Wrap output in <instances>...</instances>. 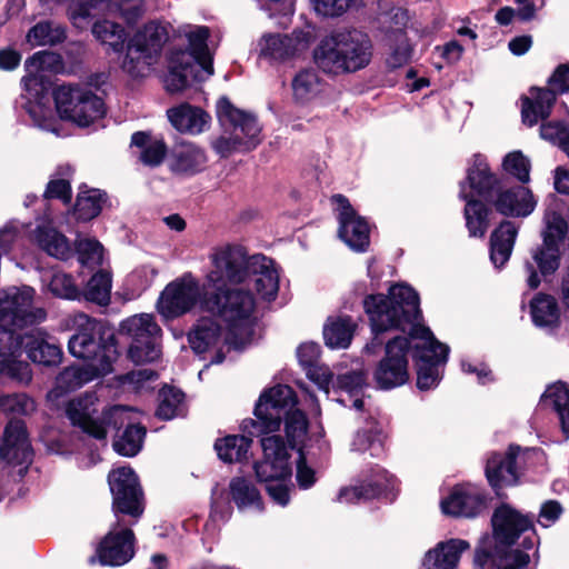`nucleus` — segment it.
I'll return each mask as SVG.
<instances>
[{"mask_svg":"<svg viewBox=\"0 0 569 569\" xmlns=\"http://www.w3.org/2000/svg\"><path fill=\"white\" fill-rule=\"evenodd\" d=\"M298 405V395L288 385L278 383L264 389L254 405L252 413L256 419H251V429L259 433L278 432L284 412Z\"/></svg>","mask_w":569,"mask_h":569,"instance_id":"obj_7","label":"nucleus"},{"mask_svg":"<svg viewBox=\"0 0 569 569\" xmlns=\"http://www.w3.org/2000/svg\"><path fill=\"white\" fill-rule=\"evenodd\" d=\"M469 548L470 543L463 539L441 541L426 552L422 565L426 569H456L461 553Z\"/></svg>","mask_w":569,"mask_h":569,"instance_id":"obj_30","label":"nucleus"},{"mask_svg":"<svg viewBox=\"0 0 569 569\" xmlns=\"http://www.w3.org/2000/svg\"><path fill=\"white\" fill-rule=\"evenodd\" d=\"M32 240L49 256L67 260L73 254L70 241L67 237L50 224H41L33 231Z\"/></svg>","mask_w":569,"mask_h":569,"instance_id":"obj_36","label":"nucleus"},{"mask_svg":"<svg viewBox=\"0 0 569 569\" xmlns=\"http://www.w3.org/2000/svg\"><path fill=\"white\" fill-rule=\"evenodd\" d=\"M369 36L358 29L342 30L325 38L315 50L317 66L327 73H351L366 68L372 58Z\"/></svg>","mask_w":569,"mask_h":569,"instance_id":"obj_3","label":"nucleus"},{"mask_svg":"<svg viewBox=\"0 0 569 569\" xmlns=\"http://www.w3.org/2000/svg\"><path fill=\"white\" fill-rule=\"evenodd\" d=\"M131 146L140 150V161L149 167L159 166L167 153V147L161 139L152 138L142 131L132 134Z\"/></svg>","mask_w":569,"mask_h":569,"instance_id":"obj_42","label":"nucleus"},{"mask_svg":"<svg viewBox=\"0 0 569 569\" xmlns=\"http://www.w3.org/2000/svg\"><path fill=\"white\" fill-rule=\"evenodd\" d=\"M393 476L378 463L362 469L355 483L339 490L338 500L347 503L386 498L393 488Z\"/></svg>","mask_w":569,"mask_h":569,"instance_id":"obj_13","label":"nucleus"},{"mask_svg":"<svg viewBox=\"0 0 569 569\" xmlns=\"http://www.w3.org/2000/svg\"><path fill=\"white\" fill-rule=\"evenodd\" d=\"M159 405L154 416L162 421L171 420L183 413L184 392L170 385H163L158 391Z\"/></svg>","mask_w":569,"mask_h":569,"instance_id":"obj_43","label":"nucleus"},{"mask_svg":"<svg viewBox=\"0 0 569 569\" xmlns=\"http://www.w3.org/2000/svg\"><path fill=\"white\" fill-rule=\"evenodd\" d=\"M92 33L101 43L111 48L113 52L122 51L127 36L120 24L108 20L99 21L93 24Z\"/></svg>","mask_w":569,"mask_h":569,"instance_id":"obj_53","label":"nucleus"},{"mask_svg":"<svg viewBox=\"0 0 569 569\" xmlns=\"http://www.w3.org/2000/svg\"><path fill=\"white\" fill-rule=\"evenodd\" d=\"M493 538L497 546L511 548L520 536L526 531H531L537 536L533 522V515H523L509 503L499 505L491 517Z\"/></svg>","mask_w":569,"mask_h":569,"instance_id":"obj_18","label":"nucleus"},{"mask_svg":"<svg viewBox=\"0 0 569 569\" xmlns=\"http://www.w3.org/2000/svg\"><path fill=\"white\" fill-rule=\"evenodd\" d=\"M325 90V84L313 70H303L292 80L295 99L300 103L316 100Z\"/></svg>","mask_w":569,"mask_h":569,"instance_id":"obj_45","label":"nucleus"},{"mask_svg":"<svg viewBox=\"0 0 569 569\" xmlns=\"http://www.w3.org/2000/svg\"><path fill=\"white\" fill-rule=\"evenodd\" d=\"M57 111L62 119L88 127L104 113V103L90 89L62 84L54 91Z\"/></svg>","mask_w":569,"mask_h":569,"instance_id":"obj_8","label":"nucleus"},{"mask_svg":"<svg viewBox=\"0 0 569 569\" xmlns=\"http://www.w3.org/2000/svg\"><path fill=\"white\" fill-rule=\"evenodd\" d=\"M147 429L141 423H127L123 432L112 443L113 450L123 457L137 456L141 448Z\"/></svg>","mask_w":569,"mask_h":569,"instance_id":"obj_49","label":"nucleus"},{"mask_svg":"<svg viewBox=\"0 0 569 569\" xmlns=\"http://www.w3.org/2000/svg\"><path fill=\"white\" fill-rule=\"evenodd\" d=\"M338 211L339 237L353 251L363 252L370 243L368 222L355 211L342 194L332 197Z\"/></svg>","mask_w":569,"mask_h":569,"instance_id":"obj_20","label":"nucleus"},{"mask_svg":"<svg viewBox=\"0 0 569 569\" xmlns=\"http://www.w3.org/2000/svg\"><path fill=\"white\" fill-rule=\"evenodd\" d=\"M545 224L542 243L532 252V259L541 274L547 276L555 273L560 266V244L568 226L561 214L552 209L546 211Z\"/></svg>","mask_w":569,"mask_h":569,"instance_id":"obj_15","label":"nucleus"},{"mask_svg":"<svg viewBox=\"0 0 569 569\" xmlns=\"http://www.w3.org/2000/svg\"><path fill=\"white\" fill-rule=\"evenodd\" d=\"M500 546L496 547V558L493 563L497 569H522L530 562V556L520 549L509 548L501 550Z\"/></svg>","mask_w":569,"mask_h":569,"instance_id":"obj_60","label":"nucleus"},{"mask_svg":"<svg viewBox=\"0 0 569 569\" xmlns=\"http://www.w3.org/2000/svg\"><path fill=\"white\" fill-rule=\"evenodd\" d=\"M300 362L307 367V377L315 382L320 390L329 392L330 383L333 381L332 370L320 365V358H299Z\"/></svg>","mask_w":569,"mask_h":569,"instance_id":"obj_57","label":"nucleus"},{"mask_svg":"<svg viewBox=\"0 0 569 569\" xmlns=\"http://www.w3.org/2000/svg\"><path fill=\"white\" fill-rule=\"evenodd\" d=\"M200 298V287L191 276L169 283L159 297L157 309L167 319L191 310Z\"/></svg>","mask_w":569,"mask_h":569,"instance_id":"obj_19","label":"nucleus"},{"mask_svg":"<svg viewBox=\"0 0 569 569\" xmlns=\"http://www.w3.org/2000/svg\"><path fill=\"white\" fill-rule=\"evenodd\" d=\"M463 200L466 201L463 213L468 232L470 237L482 238L489 227L488 209L481 202V199L469 198Z\"/></svg>","mask_w":569,"mask_h":569,"instance_id":"obj_50","label":"nucleus"},{"mask_svg":"<svg viewBox=\"0 0 569 569\" xmlns=\"http://www.w3.org/2000/svg\"><path fill=\"white\" fill-rule=\"evenodd\" d=\"M161 329L148 313L132 316L120 325V336L128 345V356H150L161 352Z\"/></svg>","mask_w":569,"mask_h":569,"instance_id":"obj_16","label":"nucleus"},{"mask_svg":"<svg viewBox=\"0 0 569 569\" xmlns=\"http://www.w3.org/2000/svg\"><path fill=\"white\" fill-rule=\"evenodd\" d=\"M530 160L521 151H511L505 156L502 161L503 170L526 183L530 180Z\"/></svg>","mask_w":569,"mask_h":569,"instance_id":"obj_59","label":"nucleus"},{"mask_svg":"<svg viewBox=\"0 0 569 569\" xmlns=\"http://www.w3.org/2000/svg\"><path fill=\"white\" fill-rule=\"evenodd\" d=\"M107 201V194L98 189L80 192L74 206V214L79 220H91L102 210Z\"/></svg>","mask_w":569,"mask_h":569,"instance_id":"obj_52","label":"nucleus"},{"mask_svg":"<svg viewBox=\"0 0 569 569\" xmlns=\"http://www.w3.org/2000/svg\"><path fill=\"white\" fill-rule=\"evenodd\" d=\"M34 295V289L28 286L1 290L0 323L22 329L44 321L47 311L41 307L33 306Z\"/></svg>","mask_w":569,"mask_h":569,"instance_id":"obj_9","label":"nucleus"},{"mask_svg":"<svg viewBox=\"0 0 569 569\" xmlns=\"http://www.w3.org/2000/svg\"><path fill=\"white\" fill-rule=\"evenodd\" d=\"M300 46L297 39L281 34L264 36L260 43L261 54L272 59H286L295 54Z\"/></svg>","mask_w":569,"mask_h":569,"instance_id":"obj_51","label":"nucleus"},{"mask_svg":"<svg viewBox=\"0 0 569 569\" xmlns=\"http://www.w3.org/2000/svg\"><path fill=\"white\" fill-rule=\"evenodd\" d=\"M146 11V0H76L69 7L73 26L83 29L97 13H119L127 22H134Z\"/></svg>","mask_w":569,"mask_h":569,"instance_id":"obj_14","label":"nucleus"},{"mask_svg":"<svg viewBox=\"0 0 569 569\" xmlns=\"http://www.w3.org/2000/svg\"><path fill=\"white\" fill-rule=\"evenodd\" d=\"M169 34V23L150 21L144 24L128 42L127 53L122 61L123 71L133 78L148 76L158 62Z\"/></svg>","mask_w":569,"mask_h":569,"instance_id":"obj_6","label":"nucleus"},{"mask_svg":"<svg viewBox=\"0 0 569 569\" xmlns=\"http://www.w3.org/2000/svg\"><path fill=\"white\" fill-rule=\"evenodd\" d=\"M556 102V94L547 88H532L530 96L522 99V121L529 127L548 118Z\"/></svg>","mask_w":569,"mask_h":569,"instance_id":"obj_33","label":"nucleus"},{"mask_svg":"<svg viewBox=\"0 0 569 569\" xmlns=\"http://www.w3.org/2000/svg\"><path fill=\"white\" fill-rule=\"evenodd\" d=\"M368 386V375L363 369L350 370L336 377L333 388L346 391L350 396H360Z\"/></svg>","mask_w":569,"mask_h":569,"instance_id":"obj_55","label":"nucleus"},{"mask_svg":"<svg viewBox=\"0 0 569 569\" xmlns=\"http://www.w3.org/2000/svg\"><path fill=\"white\" fill-rule=\"evenodd\" d=\"M212 270L207 276L208 286L214 289L201 300L203 310L218 315L231 329L247 325L249 293L237 286L249 274V258L244 247L227 246L211 257Z\"/></svg>","mask_w":569,"mask_h":569,"instance_id":"obj_1","label":"nucleus"},{"mask_svg":"<svg viewBox=\"0 0 569 569\" xmlns=\"http://www.w3.org/2000/svg\"><path fill=\"white\" fill-rule=\"evenodd\" d=\"M411 56V49L406 36L402 32L395 34V44L391 46V52L387 58L390 68H399L407 63Z\"/></svg>","mask_w":569,"mask_h":569,"instance_id":"obj_64","label":"nucleus"},{"mask_svg":"<svg viewBox=\"0 0 569 569\" xmlns=\"http://www.w3.org/2000/svg\"><path fill=\"white\" fill-rule=\"evenodd\" d=\"M33 456L26 422L22 419L9 420L0 445V459L11 466L24 465V468L20 470V475H22L27 472Z\"/></svg>","mask_w":569,"mask_h":569,"instance_id":"obj_21","label":"nucleus"},{"mask_svg":"<svg viewBox=\"0 0 569 569\" xmlns=\"http://www.w3.org/2000/svg\"><path fill=\"white\" fill-rule=\"evenodd\" d=\"M0 377L28 385L32 380V370L28 361L19 358H0Z\"/></svg>","mask_w":569,"mask_h":569,"instance_id":"obj_56","label":"nucleus"},{"mask_svg":"<svg viewBox=\"0 0 569 569\" xmlns=\"http://www.w3.org/2000/svg\"><path fill=\"white\" fill-rule=\"evenodd\" d=\"M520 451V446L511 443L505 453L492 452L487 459L485 475L489 486L498 498L506 497V495L501 492L505 487L519 483L517 458Z\"/></svg>","mask_w":569,"mask_h":569,"instance_id":"obj_22","label":"nucleus"},{"mask_svg":"<svg viewBox=\"0 0 569 569\" xmlns=\"http://www.w3.org/2000/svg\"><path fill=\"white\" fill-rule=\"evenodd\" d=\"M90 405L91 401L88 396L72 399L66 406V416L72 426L80 428L84 433L97 440H103L107 437L103 413L100 418H93L89 410Z\"/></svg>","mask_w":569,"mask_h":569,"instance_id":"obj_27","label":"nucleus"},{"mask_svg":"<svg viewBox=\"0 0 569 569\" xmlns=\"http://www.w3.org/2000/svg\"><path fill=\"white\" fill-rule=\"evenodd\" d=\"M66 39V29L54 21H40L27 33V42L32 47L56 46Z\"/></svg>","mask_w":569,"mask_h":569,"instance_id":"obj_48","label":"nucleus"},{"mask_svg":"<svg viewBox=\"0 0 569 569\" xmlns=\"http://www.w3.org/2000/svg\"><path fill=\"white\" fill-rule=\"evenodd\" d=\"M550 399L552 408L559 416L561 430L569 438V386L563 381H558L547 388L542 393L540 401Z\"/></svg>","mask_w":569,"mask_h":569,"instance_id":"obj_44","label":"nucleus"},{"mask_svg":"<svg viewBox=\"0 0 569 569\" xmlns=\"http://www.w3.org/2000/svg\"><path fill=\"white\" fill-rule=\"evenodd\" d=\"M488 495L471 485H456L441 500V510L452 517L473 518L487 508Z\"/></svg>","mask_w":569,"mask_h":569,"instance_id":"obj_23","label":"nucleus"},{"mask_svg":"<svg viewBox=\"0 0 569 569\" xmlns=\"http://www.w3.org/2000/svg\"><path fill=\"white\" fill-rule=\"evenodd\" d=\"M536 206L537 201L532 192L526 187L502 191L495 200L498 212L512 217H527L535 210Z\"/></svg>","mask_w":569,"mask_h":569,"instance_id":"obj_32","label":"nucleus"},{"mask_svg":"<svg viewBox=\"0 0 569 569\" xmlns=\"http://www.w3.org/2000/svg\"><path fill=\"white\" fill-rule=\"evenodd\" d=\"M260 438L262 459L251 466L257 480H290L292 463L290 448L278 433H263Z\"/></svg>","mask_w":569,"mask_h":569,"instance_id":"obj_12","label":"nucleus"},{"mask_svg":"<svg viewBox=\"0 0 569 569\" xmlns=\"http://www.w3.org/2000/svg\"><path fill=\"white\" fill-rule=\"evenodd\" d=\"M220 327L210 318L200 319L188 335V341L196 353H204L218 340Z\"/></svg>","mask_w":569,"mask_h":569,"instance_id":"obj_46","label":"nucleus"},{"mask_svg":"<svg viewBox=\"0 0 569 569\" xmlns=\"http://www.w3.org/2000/svg\"><path fill=\"white\" fill-rule=\"evenodd\" d=\"M279 280V271L272 259L251 254V315L267 309L277 299Z\"/></svg>","mask_w":569,"mask_h":569,"instance_id":"obj_17","label":"nucleus"},{"mask_svg":"<svg viewBox=\"0 0 569 569\" xmlns=\"http://www.w3.org/2000/svg\"><path fill=\"white\" fill-rule=\"evenodd\" d=\"M76 250L82 266H97L102 262L103 248L97 240L79 239L76 242Z\"/></svg>","mask_w":569,"mask_h":569,"instance_id":"obj_61","label":"nucleus"},{"mask_svg":"<svg viewBox=\"0 0 569 569\" xmlns=\"http://www.w3.org/2000/svg\"><path fill=\"white\" fill-rule=\"evenodd\" d=\"M556 102V94L547 88H532L530 96L522 99V121L529 127L548 118Z\"/></svg>","mask_w":569,"mask_h":569,"instance_id":"obj_34","label":"nucleus"},{"mask_svg":"<svg viewBox=\"0 0 569 569\" xmlns=\"http://www.w3.org/2000/svg\"><path fill=\"white\" fill-rule=\"evenodd\" d=\"M167 117L171 126L181 133L200 134L211 123L208 112L187 102L168 109Z\"/></svg>","mask_w":569,"mask_h":569,"instance_id":"obj_28","label":"nucleus"},{"mask_svg":"<svg viewBox=\"0 0 569 569\" xmlns=\"http://www.w3.org/2000/svg\"><path fill=\"white\" fill-rule=\"evenodd\" d=\"M517 234L518 226L511 221L501 222L491 233L490 259L496 268H502L510 259Z\"/></svg>","mask_w":569,"mask_h":569,"instance_id":"obj_38","label":"nucleus"},{"mask_svg":"<svg viewBox=\"0 0 569 569\" xmlns=\"http://www.w3.org/2000/svg\"><path fill=\"white\" fill-rule=\"evenodd\" d=\"M228 501L236 503L242 510L249 506V477L241 475L231 478L227 492Z\"/></svg>","mask_w":569,"mask_h":569,"instance_id":"obj_62","label":"nucleus"},{"mask_svg":"<svg viewBox=\"0 0 569 569\" xmlns=\"http://www.w3.org/2000/svg\"><path fill=\"white\" fill-rule=\"evenodd\" d=\"M284 441L291 450L303 451L306 450V442L309 433V418L307 413L295 406L282 417Z\"/></svg>","mask_w":569,"mask_h":569,"instance_id":"obj_37","label":"nucleus"},{"mask_svg":"<svg viewBox=\"0 0 569 569\" xmlns=\"http://www.w3.org/2000/svg\"><path fill=\"white\" fill-rule=\"evenodd\" d=\"M180 36L187 38L190 51H174L169 58L166 89L179 92L193 81H203L213 74L212 58L208 50L209 29L203 26L187 24L179 29Z\"/></svg>","mask_w":569,"mask_h":569,"instance_id":"obj_2","label":"nucleus"},{"mask_svg":"<svg viewBox=\"0 0 569 569\" xmlns=\"http://www.w3.org/2000/svg\"><path fill=\"white\" fill-rule=\"evenodd\" d=\"M213 448L218 458L224 463H242L247 460L249 451V436L242 433L218 438L214 441Z\"/></svg>","mask_w":569,"mask_h":569,"instance_id":"obj_39","label":"nucleus"},{"mask_svg":"<svg viewBox=\"0 0 569 569\" xmlns=\"http://www.w3.org/2000/svg\"><path fill=\"white\" fill-rule=\"evenodd\" d=\"M372 377L378 390L402 387L410 379L408 358H380Z\"/></svg>","mask_w":569,"mask_h":569,"instance_id":"obj_29","label":"nucleus"},{"mask_svg":"<svg viewBox=\"0 0 569 569\" xmlns=\"http://www.w3.org/2000/svg\"><path fill=\"white\" fill-rule=\"evenodd\" d=\"M48 287L51 293L58 298L77 300L82 296L72 277L63 272L53 273Z\"/></svg>","mask_w":569,"mask_h":569,"instance_id":"obj_58","label":"nucleus"},{"mask_svg":"<svg viewBox=\"0 0 569 569\" xmlns=\"http://www.w3.org/2000/svg\"><path fill=\"white\" fill-rule=\"evenodd\" d=\"M417 372L416 386L420 391H428L438 387L442 380L441 369L448 358H413Z\"/></svg>","mask_w":569,"mask_h":569,"instance_id":"obj_41","label":"nucleus"},{"mask_svg":"<svg viewBox=\"0 0 569 569\" xmlns=\"http://www.w3.org/2000/svg\"><path fill=\"white\" fill-rule=\"evenodd\" d=\"M363 308L375 333L393 328L405 330L406 325L415 323L420 317L418 293L402 283L392 286L388 296H368Z\"/></svg>","mask_w":569,"mask_h":569,"instance_id":"obj_4","label":"nucleus"},{"mask_svg":"<svg viewBox=\"0 0 569 569\" xmlns=\"http://www.w3.org/2000/svg\"><path fill=\"white\" fill-rule=\"evenodd\" d=\"M207 156L204 151L190 142L177 144L171 154V170L179 174L191 176L204 169Z\"/></svg>","mask_w":569,"mask_h":569,"instance_id":"obj_35","label":"nucleus"},{"mask_svg":"<svg viewBox=\"0 0 569 569\" xmlns=\"http://www.w3.org/2000/svg\"><path fill=\"white\" fill-rule=\"evenodd\" d=\"M217 117L219 122L226 130L241 133L242 136H248V114L243 110H240L237 107H234L228 98L222 97L218 100Z\"/></svg>","mask_w":569,"mask_h":569,"instance_id":"obj_47","label":"nucleus"},{"mask_svg":"<svg viewBox=\"0 0 569 569\" xmlns=\"http://www.w3.org/2000/svg\"><path fill=\"white\" fill-rule=\"evenodd\" d=\"M529 313L532 323L548 332L556 331L561 326V309L551 295L537 293L529 302Z\"/></svg>","mask_w":569,"mask_h":569,"instance_id":"obj_31","label":"nucleus"},{"mask_svg":"<svg viewBox=\"0 0 569 569\" xmlns=\"http://www.w3.org/2000/svg\"><path fill=\"white\" fill-rule=\"evenodd\" d=\"M413 343L416 349H421L419 356H448L450 348L438 341L429 328H417L411 333L410 340L407 337H396L386 345V356H406L409 347Z\"/></svg>","mask_w":569,"mask_h":569,"instance_id":"obj_26","label":"nucleus"},{"mask_svg":"<svg viewBox=\"0 0 569 569\" xmlns=\"http://www.w3.org/2000/svg\"><path fill=\"white\" fill-rule=\"evenodd\" d=\"M499 183L498 178L490 171L487 159L475 154L467 168V178L460 182V199H491Z\"/></svg>","mask_w":569,"mask_h":569,"instance_id":"obj_24","label":"nucleus"},{"mask_svg":"<svg viewBox=\"0 0 569 569\" xmlns=\"http://www.w3.org/2000/svg\"><path fill=\"white\" fill-rule=\"evenodd\" d=\"M355 323L349 317L329 318L323 326V339L330 349H346L350 346Z\"/></svg>","mask_w":569,"mask_h":569,"instance_id":"obj_40","label":"nucleus"},{"mask_svg":"<svg viewBox=\"0 0 569 569\" xmlns=\"http://www.w3.org/2000/svg\"><path fill=\"white\" fill-rule=\"evenodd\" d=\"M12 326L0 323V356H62L57 339L42 329L17 335Z\"/></svg>","mask_w":569,"mask_h":569,"instance_id":"obj_11","label":"nucleus"},{"mask_svg":"<svg viewBox=\"0 0 569 569\" xmlns=\"http://www.w3.org/2000/svg\"><path fill=\"white\" fill-rule=\"evenodd\" d=\"M80 380L81 378H79L77 366H70L57 376L53 392L57 397H60L76 391L82 387Z\"/></svg>","mask_w":569,"mask_h":569,"instance_id":"obj_63","label":"nucleus"},{"mask_svg":"<svg viewBox=\"0 0 569 569\" xmlns=\"http://www.w3.org/2000/svg\"><path fill=\"white\" fill-rule=\"evenodd\" d=\"M62 68L61 57L51 51H40L30 57L26 63L22 84L29 94L28 112L39 128L58 133L52 110L46 106L49 81L46 72H58Z\"/></svg>","mask_w":569,"mask_h":569,"instance_id":"obj_5","label":"nucleus"},{"mask_svg":"<svg viewBox=\"0 0 569 569\" xmlns=\"http://www.w3.org/2000/svg\"><path fill=\"white\" fill-rule=\"evenodd\" d=\"M111 276L106 271L94 273L87 283L83 296L87 300L106 306L110 301Z\"/></svg>","mask_w":569,"mask_h":569,"instance_id":"obj_54","label":"nucleus"},{"mask_svg":"<svg viewBox=\"0 0 569 569\" xmlns=\"http://www.w3.org/2000/svg\"><path fill=\"white\" fill-rule=\"evenodd\" d=\"M112 495V511L139 518L143 511V491L139 477L130 466L118 467L108 473Z\"/></svg>","mask_w":569,"mask_h":569,"instance_id":"obj_10","label":"nucleus"},{"mask_svg":"<svg viewBox=\"0 0 569 569\" xmlns=\"http://www.w3.org/2000/svg\"><path fill=\"white\" fill-rule=\"evenodd\" d=\"M133 542L134 533L130 528H124L116 533L109 532L99 542L97 555L89 559V563L93 565L98 558L101 566H122L134 555Z\"/></svg>","mask_w":569,"mask_h":569,"instance_id":"obj_25","label":"nucleus"}]
</instances>
